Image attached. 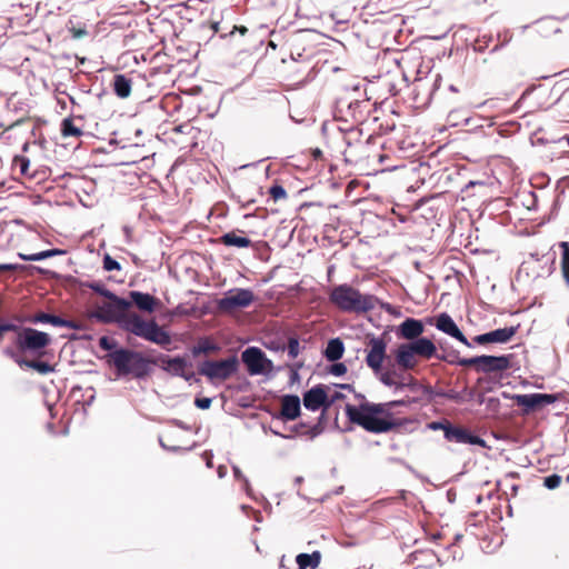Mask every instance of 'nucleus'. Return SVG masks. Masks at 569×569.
<instances>
[{
	"instance_id": "obj_1",
	"label": "nucleus",
	"mask_w": 569,
	"mask_h": 569,
	"mask_svg": "<svg viewBox=\"0 0 569 569\" xmlns=\"http://www.w3.org/2000/svg\"><path fill=\"white\" fill-rule=\"evenodd\" d=\"M130 301L114 295L98 305L90 317L102 323H117L122 330L169 350L172 343L170 333L153 319L144 320L140 315L130 312Z\"/></svg>"
},
{
	"instance_id": "obj_2",
	"label": "nucleus",
	"mask_w": 569,
	"mask_h": 569,
	"mask_svg": "<svg viewBox=\"0 0 569 569\" xmlns=\"http://www.w3.org/2000/svg\"><path fill=\"white\" fill-rule=\"evenodd\" d=\"M415 402H417V399L410 397L383 403L365 401L358 407L347 405L345 411L350 422L360 426L366 431L385 433L401 425L393 419L391 409L399 406H410Z\"/></svg>"
},
{
	"instance_id": "obj_3",
	"label": "nucleus",
	"mask_w": 569,
	"mask_h": 569,
	"mask_svg": "<svg viewBox=\"0 0 569 569\" xmlns=\"http://www.w3.org/2000/svg\"><path fill=\"white\" fill-rule=\"evenodd\" d=\"M40 134L39 122L24 113L17 117L0 113V140L7 144H21L22 151H29L31 148L30 139H33L32 144H36L37 138Z\"/></svg>"
},
{
	"instance_id": "obj_4",
	"label": "nucleus",
	"mask_w": 569,
	"mask_h": 569,
	"mask_svg": "<svg viewBox=\"0 0 569 569\" xmlns=\"http://www.w3.org/2000/svg\"><path fill=\"white\" fill-rule=\"evenodd\" d=\"M330 302L343 312L365 313L376 308L378 299L372 295H363L348 283L332 288Z\"/></svg>"
},
{
	"instance_id": "obj_5",
	"label": "nucleus",
	"mask_w": 569,
	"mask_h": 569,
	"mask_svg": "<svg viewBox=\"0 0 569 569\" xmlns=\"http://www.w3.org/2000/svg\"><path fill=\"white\" fill-rule=\"evenodd\" d=\"M109 362L122 376L133 375L142 378L149 372V365H157L156 360L143 357L141 352L120 348L108 355Z\"/></svg>"
},
{
	"instance_id": "obj_6",
	"label": "nucleus",
	"mask_w": 569,
	"mask_h": 569,
	"mask_svg": "<svg viewBox=\"0 0 569 569\" xmlns=\"http://www.w3.org/2000/svg\"><path fill=\"white\" fill-rule=\"evenodd\" d=\"M368 100L339 99L335 109V120L341 122L339 130L352 131L358 124L362 123L368 113Z\"/></svg>"
},
{
	"instance_id": "obj_7",
	"label": "nucleus",
	"mask_w": 569,
	"mask_h": 569,
	"mask_svg": "<svg viewBox=\"0 0 569 569\" xmlns=\"http://www.w3.org/2000/svg\"><path fill=\"white\" fill-rule=\"evenodd\" d=\"M505 398L511 399L518 407H521V415L529 416L530 413L542 410L545 407L552 405L560 400V393H526V395H507Z\"/></svg>"
},
{
	"instance_id": "obj_8",
	"label": "nucleus",
	"mask_w": 569,
	"mask_h": 569,
	"mask_svg": "<svg viewBox=\"0 0 569 569\" xmlns=\"http://www.w3.org/2000/svg\"><path fill=\"white\" fill-rule=\"evenodd\" d=\"M14 346L22 352H38L48 347L51 342V338L47 332L33 328L19 327V330L14 331Z\"/></svg>"
},
{
	"instance_id": "obj_9",
	"label": "nucleus",
	"mask_w": 569,
	"mask_h": 569,
	"mask_svg": "<svg viewBox=\"0 0 569 569\" xmlns=\"http://www.w3.org/2000/svg\"><path fill=\"white\" fill-rule=\"evenodd\" d=\"M239 361L236 356L223 360H206L199 367V373L209 380L224 381L238 370Z\"/></svg>"
},
{
	"instance_id": "obj_10",
	"label": "nucleus",
	"mask_w": 569,
	"mask_h": 569,
	"mask_svg": "<svg viewBox=\"0 0 569 569\" xmlns=\"http://www.w3.org/2000/svg\"><path fill=\"white\" fill-rule=\"evenodd\" d=\"M10 172L13 179L26 182L31 181L37 174V158L29 151L14 154L10 164Z\"/></svg>"
},
{
	"instance_id": "obj_11",
	"label": "nucleus",
	"mask_w": 569,
	"mask_h": 569,
	"mask_svg": "<svg viewBox=\"0 0 569 569\" xmlns=\"http://www.w3.org/2000/svg\"><path fill=\"white\" fill-rule=\"evenodd\" d=\"M254 293L250 289H232L218 300L217 308L220 312L230 315L238 309L249 307L254 301Z\"/></svg>"
},
{
	"instance_id": "obj_12",
	"label": "nucleus",
	"mask_w": 569,
	"mask_h": 569,
	"mask_svg": "<svg viewBox=\"0 0 569 569\" xmlns=\"http://www.w3.org/2000/svg\"><path fill=\"white\" fill-rule=\"evenodd\" d=\"M366 363L378 373L382 369V363L387 358V341L383 337H370L366 345Z\"/></svg>"
},
{
	"instance_id": "obj_13",
	"label": "nucleus",
	"mask_w": 569,
	"mask_h": 569,
	"mask_svg": "<svg viewBox=\"0 0 569 569\" xmlns=\"http://www.w3.org/2000/svg\"><path fill=\"white\" fill-rule=\"evenodd\" d=\"M241 359L251 376L261 375L272 369V361L257 347L247 348L242 352Z\"/></svg>"
},
{
	"instance_id": "obj_14",
	"label": "nucleus",
	"mask_w": 569,
	"mask_h": 569,
	"mask_svg": "<svg viewBox=\"0 0 569 569\" xmlns=\"http://www.w3.org/2000/svg\"><path fill=\"white\" fill-rule=\"evenodd\" d=\"M517 327H506L496 329L482 335H478L473 338V342L480 346H485L488 343H507L509 342L517 333Z\"/></svg>"
},
{
	"instance_id": "obj_15",
	"label": "nucleus",
	"mask_w": 569,
	"mask_h": 569,
	"mask_svg": "<svg viewBox=\"0 0 569 569\" xmlns=\"http://www.w3.org/2000/svg\"><path fill=\"white\" fill-rule=\"evenodd\" d=\"M511 355L503 356H479L480 359V368L479 372L483 373H492V372H502L510 368L511 366Z\"/></svg>"
},
{
	"instance_id": "obj_16",
	"label": "nucleus",
	"mask_w": 569,
	"mask_h": 569,
	"mask_svg": "<svg viewBox=\"0 0 569 569\" xmlns=\"http://www.w3.org/2000/svg\"><path fill=\"white\" fill-rule=\"evenodd\" d=\"M418 359L429 360L431 358L442 359L437 355V347L429 338H420L403 343Z\"/></svg>"
},
{
	"instance_id": "obj_17",
	"label": "nucleus",
	"mask_w": 569,
	"mask_h": 569,
	"mask_svg": "<svg viewBox=\"0 0 569 569\" xmlns=\"http://www.w3.org/2000/svg\"><path fill=\"white\" fill-rule=\"evenodd\" d=\"M435 326L438 330L443 333L457 339L461 343L467 347H471V343L468 341L462 331L458 328L453 319L446 312L440 313L436 317Z\"/></svg>"
},
{
	"instance_id": "obj_18",
	"label": "nucleus",
	"mask_w": 569,
	"mask_h": 569,
	"mask_svg": "<svg viewBox=\"0 0 569 569\" xmlns=\"http://www.w3.org/2000/svg\"><path fill=\"white\" fill-rule=\"evenodd\" d=\"M445 437L449 441L459 443L478 445L485 447V440L480 437L472 435L468 429L462 427H443Z\"/></svg>"
},
{
	"instance_id": "obj_19",
	"label": "nucleus",
	"mask_w": 569,
	"mask_h": 569,
	"mask_svg": "<svg viewBox=\"0 0 569 569\" xmlns=\"http://www.w3.org/2000/svg\"><path fill=\"white\" fill-rule=\"evenodd\" d=\"M423 331L425 326L421 320L407 318L398 326L397 336L401 339L410 341L422 338L421 335Z\"/></svg>"
},
{
	"instance_id": "obj_20",
	"label": "nucleus",
	"mask_w": 569,
	"mask_h": 569,
	"mask_svg": "<svg viewBox=\"0 0 569 569\" xmlns=\"http://www.w3.org/2000/svg\"><path fill=\"white\" fill-rule=\"evenodd\" d=\"M327 391L322 385H317L303 395V406L311 411H316L323 407L326 409Z\"/></svg>"
},
{
	"instance_id": "obj_21",
	"label": "nucleus",
	"mask_w": 569,
	"mask_h": 569,
	"mask_svg": "<svg viewBox=\"0 0 569 569\" xmlns=\"http://www.w3.org/2000/svg\"><path fill=\"white\" fill-rule=\"evenodd\" d=\"M84 117L70 116L64 118L60 126V131L64 138H80L84 131Z\"/></svg>"
},
{
	"instance_id": "obj_22",
	"label": "nucleus",
	"mask_w": 569,
	"mask_h": 569,
	"mask_svg": "<svg viewBox=\"0 0 569 569\" xmlns=\"http://www.w3.org/2000/svg\"><path fill=\"white\" fill-rule=\"evenodd\" d=\"M129 297L131 299V305L141 310L149 313H152L158 308L160 301L150 293H144L141 291H130Z\"/></svg>"
},
{
	"instance_id": "obj_23",
	"label": "nucleus",
	"mask_w": 569,
	"mask_h": 569,
	"mask_svg": "<svg viewBox=\"0 0 569 569\" xmlns=\"http://www.w3.org/2000/svg\"><path fill=\"white\" fill-rule=\"evenodd\" d=\"M300 399L296 395H286L281 398L280 417L284 420H295L300 416Z\"/></svg>"
},
{
	"instance_id": "obj_24",
	"label": "nucleus",
	"mask_w": 569,
	"mask_h": 569,
	"mask_svg": "<svg viewBox=\"0 0 569 569\" xmlns=\"http://www.w3.org/2000/svg\"><path fill=\"white\" fill-rule=\"evenodd\" d=\"M397 366L405 371L415 370L419 360L409 351V349L400 343L393 352Z\"/></svg>"
},
{
	"instance_id": "obj_25",
	"label": "nucleus",
	"mask_w": 569,
	"mask_h": 569,
	"mask_svg": "<svg viewBox=\"0 0 569 569\" xmlns=\"http://www.w3.org/2000/svg\"><path fill=\"white\" fill-rule=\"evenodd\" d=\"M31 322L33 323H50L56 327H67L71 329H78V326L72 320H66L59 316L46 313V312H38L36 313L31 319Z\"/></svg>"
},
{
	"instance_id": "obj_26",
	"label": "nucleus",
	"mask_w": 569,
	"mask_h": 569,
	"mask_svg": "<svg viewBox=\"0 0 569 569\" xmlns=\"http://www.w3.org/2000/svg\"><path fill=\"white\" fill-rule=\"evenodd\" d=\"M243 233L244 231L242 230L227 232L218 241L226 247L249 248L252 242L249 238L242 236Z\"/></svg>"
},
{
	"instance_id": "obj_27",
	"label": "nucleus",
	"mask_w": 569,
	"mask_h": 569,
	"mask_svg": "<svg viewBox=\"0 0 569 569\" xmlns=\"http://www.w3.org/2000/svg\"><path fill=\"white\" fill-rule=\"evenodd\" d=\"M396 391L409 389L412 392L423 391L425 393H431L429 386L421 385L413 376L409 375L401 380L396 379V385L392 387Z\"/></svg>"
},
{
	"instance_id": "obj_28",
	"label": "nucleus",
	"mask_w": 569,
	"mask_h": 569,
	"mask_svg": "<svg viewBox=\"0 0 569 569\" xmlns=\"http://www.w3.org/2000/svg\"><path fill=\"white\" fill-rule=\"evenodd\" d=\"M321 552L316 550L312 553H299L296 557V562L299 569H316L321 562Z\"/></svg>"
},
{
	"instance_id": "obj_29",
	"label": "nucleus",
	"mask_w": 569,
	"mask_h": 569,
	"mask_svg": "<svg viewBox=\"0 0 569 569\" xmlns=\"http://www.w3.org/2000/svg\"><path fill=\"white\" fill-rule=\"evenodd\" d=\"M345 352L343 342L339 338L329 340L323 356L328 361H338L342 358Z\"/></svg>"
},
{
	"instance_id": "obj_30",
	"label": "nucleus",
	"mask_w": 569,
	"mask_h": 569,
	"mask_svg": "<svg viewBox=\"0 0 569 569\" xmlns=\"http://www.w3.org/2000/svg\"><path fill=\"white\" fill-rule=\"evenodd\" d=\"M132 81L124 74H116L113 78V90L114 93L121 98H128L131 92Z\"/></svg>"
},
{
	"instance_id": "obj_31",
	"label": "nucleus",
	"mask_w": 569,
	"mask_h": 569,
	"mask_svg": "<svg viewBox=\"0 0 569 569\" xmlns=\"http://www.w3.org/2000/svg\"><path fill=\"white\" fill-rule=\"evenodd\" d=\"M161 362L164 365L163 368L173 372L177 376L184 377V369L187 367L186 359L181 357L169 358L167 356L161 358Z\"/></svg>"
},
{
	"instance_id": "obj_32",
	"label": "nucleus",
	"mask_w": 569,
	"mask_h": 569,
	"mask_svg": "<svg viewBox=\"0 0 569 569\" xmlns=\"http://www.w3.org/2000/svg\"><path fill=\"white\" fill-rule=\"evenodd\" d=\"M559 247L561 249V257H560L561 276H562L566 284L569 287V242L562 241L559 243Z\"/></svg>"
},
{
	"instance_id": "obj_33",
	"label": "nucleus",
	"mask_w": 569,
	"mask_h": 569,
	"mask_svg": "<svg viewBox=\"0 0 569 569\" xmlns=\"http://www.w3.org/2000/svg\"><path fill=\"white\" fill-rule=\"evenodd\" d=\"M14 361L20 367L26 366L28 368H32L42 375L49 373L53 370V368L48 362H43V361L24 360V359H17V358H14Z\"/></svg>"
},
{
	"instance_id": "obj_34",
	"label": "nucleus",
	"mask_w": 569,
	"mask_h": 569,
	"mask_svg": "<svg viewBox=\"0 0 569 569\" xmlns=\"http://www.w3.org/2000/svg\"><path fill=\"white\" fill-rule=\"evenodd\" d=\"M295 432L300 436H308L313 439L322 432L320 425L309 426L306 422H300L293 428Z\"/></svg>"
},
{
	"instance_id": "obj_35",
	"label": "nucleus",
	"mask_w": 569,
	"mask_h": 569,
	"mask_svg": "<svg viewBox=\"0 0 569 569\" xmlns=\"http://www.w3.org/2000/svg\"><path fill=\"white\" fill-rule=\"evenodd\" d=\"M219 347L211 342L209 339H201L196 347L192 349L193 356H199L201 353L208 355L212 352H217Z\"/></svg>"
},
{
	"instance_id": "obj_36",
	"label": "nucleus",
	"mask_w": 569,
	"mask_h": 569,
	"mask_svg": "<svg viewBox=\"0 0 569 569\" xmlns=\"http://www.w3.org/2000/svg\"><path fill=\"white\" fill-rule=\"evenodd\" d=\"M67 28L71 38L74 40H80L89 36V30L84 23L77 26L70 20Z\"/></svg>"
},
{
	"instance_id": "obj_37",
	"label": "nucleus",
	"mask_w": 569,
	"mask_h": 569,
	"mask_svg": "<svg viewBox=\"0 0 569 569\" xmlns=\"http://www.w3.org/2000/svg\"><path fill=\"white\" fill-rule=\"evenodd\" d=\"M56 253H57V250H46V251H41L38 253L28 254V256L20 254V257L26 261H40L46 258L52 257Z\"/></svg>"
},
{
	"instance_id": "obj_38",
	"label": "nucleus",
	"mask_w": 569,
	"mask_h": 569,
	"mask_svg": "<svg viewBox=\"0 0 569 569\" xmlns=\"http://www.w3.org/2000/svg\"><path fill=\"white\" fill-rule=\"evenodd\" d=\"M287 351H288V356L291 359H296L298 357V355L300 352V343H299L298 338H296V337L289 338L288 345H287Z\"/></svg>"
},
{
	"instance_id": "obj_39",
	"label": "nucleus",
	"mask_w": 569,
	"mask_h": 569,
	"mask_svg": "<svg viewBox=\"0 0 569 569\" xmlns=\"http://www.w3.org/2000/svg\"><path fill=\"white\" fill-rule=\"evenodd\" d=\"M458 366L466 367V368H475L476 371L479 372L480 368V359L479 356L473 358H460L456 361Z\"/></svg>"
},
{
	"instance_id": "obj_40",
	"label": "nucleus",
	"mask_w": 569,
	"mask_h": 569,
	"mask_svg": "<svg viewBox=\"0 0 569 569\" xmlns=\"http://www.w3.org/2000/svg\"><path fill=\"white\" fill-rule=\"evenodd\" d=\"M269 194L273 199V201L284 200L287 198V192L284 188L280 184H273L269 189Z\"/></svg>"
},
{
	"instance_id": "obj_41",
	"label": "nucleus",
	"mask_w": 569,
	"mask_h": 569,
	"mask_svg": "<svg viewBox=\"0 0 569 569\" xmlns=\"http://www.w3.org/2000/svg\"><path fill=\"white\" fill-rule=\"evenodd\" d=\"M393 2L395 0H372L370 6L380 12H385L393 10V7L391 6Z\"/></svg>"
},
{
	"instance_id": "obj_42",
	"label": "nucleus",
	"mask_w": 569,
	"mask_h": 569,
	"mask_svg": "<svg viewBox=\"0 0 569 569\" xmlns=\"http://www.w3.org/2000/svg\"><path fill=\"white\" fill-rule=\"evenodd\" d=\"M89 288L107 299L114 296V293L108 290L101 282H92L89 284Z\"/></svg>"
},
{
	"instance_id": "obj_43",
	"label": "nucleus",
	"mask_w": 569,
	"mask_h": 569,
	"mask_svg": "<svg viewBox=\"0 0 569 569\" xmlns=\"http://www.w3.org/2000/svg\"><path fill=\"white\" fill-rule=\"evenodd\" d=\"M561 477L557 473H553V475H550V476H547L545 477L543 479V485L546 488L552 490V489H556L560 486L561 483Z\"/></svg>"
},
{
	"instance_id": "obj_44",
	"label": "nucleus",
	"mask_w": 569,
	"mask_h": 569,
	"mask_svg": "<svg viewBox=\"0 0 569 569\" xmlns=\"http://www.w3.org/2000/svg\"><path fill=\"white\" fill-rule=\"evenodd\" d=\"M397 373L395 371H387L381 373L380 381L387 386L392 388L396 385Z\"/></svg>"
},
{
	"instance_id": "obj_45",
	"label": "nucleus",
	"mask_w": 569,
	"mask_h": 569,
	"mask_svg": "<svg viewBox=\"0 0 569 569\" xmlns=\"http://www.w3.org/2000/svg\"><path fill=\"white\" fill-rule=\"evenodd\" d=\"M103 268L107 271H112V270H120L121 266L118 261L112 259L109 254H106L103 258Z\"/></svg>"
},
{
	"instance_id": "obj_46",
	"label": "nucleus",
	"mask_w": 569,
	"mask_h": 569,
	"mask_svg": "<svg viewBox=\"0 0 569 569\" xmlns=\"http://www.w3.org/2000/svg\"><path fill=\"white\" fill-rule=\"evenodd\" d=\"M17 330H19V326H17L14 323H11V322L0 323V343L3 340L6 332H9V331L14 332Z\"/></svg>"
},
{
	"instance_id": "obj_47",
	"label": "nucleus",
	"mask_w": 569,
	"mask_h": 569,
	"mask_svg": "<svg viewBox=\"0 0 569 569\" xmlns=\"http://www.w3.org/2000/svg\"><path fill=\"white\" fill-rule=\"evenodd\" d=\"M99 347L103 350L109 351L116 347V341H113L112 339H110L107 336H103L99 339Z\"/></svg>"
},
{
	"instance_id": "obj_48",
	"label": "nucleus",
	"mask_w": 569,
	"mask_h": 569,
	"mask_svg": "<svg viewBox=\"0 0 569 569\" xmlns=\"http://www.w3.org/2000/svg\"><path fill=\"white\" fill-rule=\"evenodd\" d=\"M347 372V367L345 363L342 362H337V363H333L331 367H330V373L335 375V376H342Z\"/></svg>"
},
{
	"instance_id": "obj_49",
	"label": "nucleus",
	"mask_w": 569,
	"mask_h": 569,
	"mask_svg": "<svg viewBox=\"0 0 569 569\" xmlns=\"http://www.w3.org/2000/svg\"><path fill=\"white\" fill-rule=\"evenodd\" d=\"M343 398L345 395L339 391H335L330 398L327 396L326 409L330 408L336 401L341 400Z\"/></svg>"
},
{
	"instance_id": "obj_50",
	"label": "nucleus",
	"mask_w": 569,
	"mask_h": 569,
	"mask_svg": "<svg viewBox=\"0 0 569 569\" xmlns=\"http://www.w3.org/2000/svg\"><path fill=\"white\" fill-rule=\"evenodd\" d=\"M194 405L200 409H209L211 406V399L210 398H197L194 400Z\"/></svg>"
},
{
	"instance_id": "obj_51",
	"label": "nucleus",
	"mask_w": 569,
	"mask_h": 569,
	"mask_svg": "<svg viewBox=\"0 0 569 569\" xmlns=\"http://www.w3.org/2000/svg\"><path fill=\"white\" fill-rule=\"evenodd\" d=\"M194 128L189 124V123H183V124H180V126H177L174 127L173 131L174 132H180V133H189L193 130Z\"/></svg>"
},
{
	"instance_id": "obj_52",
	"label": "nucleus",
	"mask_w": 569,
	"mask_h": 569,
	"mask_svg": "<svg viewBox=\"0 0 569 569\" xmlns=\"http://www.w3.org/2000/svg\"><path fill=\"white\" fill-rule=\"evenodd\" d=\"M203 28L210 29L213 33L220 31V22L219 21H209L202 24Z\"/></svg>"
},
{
	"instance_id": "obj_53",
	"label": "nucleus",
	"mask_w": 569,
	"mask_h": 569,
	"mask_svg": "<svg viewBox=\"0 0 569 569\" xmlns=\"http://www.w3.org/2000/svg\"><path fill=\"white\" fill-rule=\"evenodd\" d=\"M238 31L241 36H246L248 33V28L244 26H234L233 29L229 32V36L233 34Z\"/></svg>"
},
{
	"instance_id": "obj_54",
	"label": "nucleus",
	"mask_w": 569,
	"mask_h": 569,
	"mask_svg": "<svg viewBox=\"0 0 569 569\" xmlns=\"http://www.w3.org/2000/svg\"><path fill=\"white\" fill-rule=\"evenodd\" d=\"M10 106H12V102H9V106L6 108H0V113L6 114L8 112L9 114H12V110H11Z\"/></svg>"
},
{
	"instance_id": "obj_55",
	"label": "nucleus",
	"mask_w": 569,
	"mask_h": 569,
	"mask_svg": "<svg viewBox=\"0 0 569 569\" xmlns=\"http://www.w3.org/2000/svg\"><path fill=\"white\" fill-rule=\"evenodd\" d=\"M312 154L315 159H320L322 157V152L319 149L313 150Z\"/></svg>"
},
{
	"instance_id": "obj_56",
	"label": "nucleus",
	"mask_w": 569,
	"mask_h": 569,
	"mask_svg": "<svg viewBox=\"0 0 569 569\" xmlns=\"http://www.w3.org/2000/svg\"><path fill=\"white\" fill-rule=\"evenodd\" d=\"M233 472H234V477L236 478H238V479L242 478V473H241V471H240V469L238 467L233 468Z\"/></svg>"
},
{
	"instance_id": "obj_57",
	"label": "nucleus",
	"mask_w": 569,
	"mask_h": 569,
	"mask_svg": "<svg viewBox=\"0 0 569 569\" xmlns=\"http://www.w3.org/2000/svg\"><path fill=\"white\" fill-rule=\"evenodd\" d=\"M343 390L353 391V387L351 385L345 383L339 386Z\"/></svg>"
},
{
	"instance_id": "obj_58",
	"label": "nucleus",
	"mask_w": 569,
	"mask_h": 569,
	"mask_svg": "<svg viewBox=\"0 0 569 569\" xmlns=\"http://www.w3.org/2000/svg\"><path fill=\"white\" fill-rule=\"evenodd\" d=\"M431 427H432V429H435V430H436V429H439V428H442V429H443V427H445V426H443V425H441V423H439V422H433Z\"/></svg>"
},
{
	"instance_id": "obj_59",
	"label": "nucleus",
	"mask_w": 569,
	"mask_h": 569,
	"mask_svg": "<svg viewBox=\"0 0 569 569\" xmlns=\"http://www.w3.org/2000/svg\"><path fill=\"white\" fill-rule=\"evenodd\" d=\"M3 164H4L3 159H2V157H0V169L3 168Z\"/></svg>"
},
{
	"instance_id": "obj_60",
	"label": "nucleus",
	"mask_w": 569,
	"mask_h": 569,
	"mask_svg": "<svg viewBox=\"0 0 569 569\" xmlns=\"http://www.w3.org/2000/svg\"><path fill=\"white\" fill-rule=\"evenodd\" d=\"M207 466H208V467H212L211 459H208V461H207Z\"/></svg>"
},
{
	"instance_id": "obj_61",
	"label": "nucleus",
	"mask_w": 569,
	"mask_h": 569,
	"mask_svg": "<svg viewBox=\"0 0 569 569\" xmlns=\"http://www.w3.org/2000/svg\"><path fill=\"white\" fill-rule=\"evenodd\" d=\"M223 473V470H221V468L219 469V476H222Z\"/></svg>"
},
{
	"instance_id": "obj_62",
	"label": "nucleus",
	"mask_w": 569,
	"mask_h": 569,
	"mask_svg": "<svg viewBox=\"0 0 569 569\" xmlns=\"http://www.w3.org/2000/svg\"><path fill=\"white\" fill-rule=\"evenodd\" d=\"M223 473V470H221V468L219 469V476H222Z\"/></svg>"
}]
</instances>
